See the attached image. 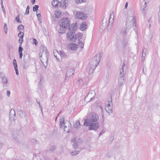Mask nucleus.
Segmentation results:
<instances>
[{
	"label": "nucleus",
	"mask_w": 160,
	"mask_h": 160,
	"mask_svg": "<svg viewBox=\"0 0 160 160\" xmlns=\"http://www.w3.org/2000/svg\"><path fill=\"white\" fill-rule=\"evenodd\" d=\"M101 53L97 54L92 59L87 69L88 74H92L99 64L101 59Z\"/></svg>",
	"instance_id": "obj_1"
},
{
	"label": "nucleus",
	"mask_w": 160,
	"mask_h": 160,
	"mask_svg": "<svg viewBox=\"0 0 160 160\" xmlns=\"http://www.w3.org/2000/svg\"><path fill=\"white\" fill-rule=\"evenodd\" d=\"M77 26L73 25L72 27H71L69 28V32L67 34V36L68 40L73 42H75L77 40V35H75V32L77 30Z\"/></svg>",
	"instance_id": "obj_2"
},
{
	"label": "nucleus",
	"mask_w": 160,
	"mask_h": 160,
	"mask_svg": "<svg viewBox=\"0 0 160 160\" xmlns=\"http://www.w3.org/2000/svg\"><path fill=\"white\" fill-rule=\"evenodd\" d=\"M58 23L62 28L64 29L67 28H68L69 29L71 27H72L73 25H75L73 24L70 25L69 19L67 18H64L61 19L59 21Z\"/></svg>",
	"instance_id": "obj_3"
},
{
	"label": "nucleus",
	"mask_w": 160,
	"mask_h": 160,
	"mask_svg": "<svg viewBox=\"0 0 160 160\" xmlns=\"http://www.w3.org/2000/svg\"><path fill=\"white\" fill-rule=\"evenodd\" d=\"M136 23L135 17L134 16H128L127 18L126 23V28L130 29L132 26Z\"/></svg>",
	"instance_id": "obj_4"
},
{
	"label": "nucleus",
	"mask_w": 160,
	"mask_h": 160,
	"mask_svg": "<svg viewBox=\"0 0 160 160\" xmlns=\"http://www.w3.org/2000/svg\"><path fill=\"white\" fill-rule=\"evenodd\" d=\"M84 125L85 126H89L88 129L89 130H96L98 129L99 126V124L98 122L91 123L88 122L87 120H85L84 122Z\"/></svg>",
	"instance_id": "obj_5"
},
{
	"label": "nucleus",
	"mask_w": 160,
	"mask_h": 160,
	"mask_svg": "<svg viewBox=\"0 0 160 160\" xmlns=\"http://www.w3.org/2000/svg\"><path fill=\"white\" fill-rule=\"evenodd\" d=\"M95 95V92L94 90H90L84 98V100L87 102H89L93 99Z\"/></svg>",
	"instance_id": "obj_6"
},
{
	"label": "nucleus",
	"mask_w": 160,
	"mask_h": 160,
	"mask_svg": "<svg viewBox=\"0 0 160 160\" xmlns=\"http://www.w3.org/2000/svg\"><path fill=\"white\" fill-rule=\"evenodd\" d=\"M74 70L73 68H71L68 69L65 75V81L67 80V78H68L72 75L74 73Z\"/></svg>",
	"instance_id": "obj_7"
},
{
	"label": "nucleus",
	"mask_w": 160,
	"mask_h": 160,
	"mask_svg": "<svg viewBox=\"0 0 160 160\" xmlns=\"http://www.w3.org/2000/svg\"><path fill=\"white\" fill-rule=\"evenodd\" d=\"M98 119V116L96 113H93L92 114H90L89 115V119L91 122H97Z\"/></svg>",
	"instance_id": "obj_8"
},
{
	"label": "nucleus",
	"mask_w": 160,
	"mask_h": 160,
	"mask_svg": "<svg viewBox=\"0 0 160 160\" xmlns=\"http://www.w3.org/2000/svg\"><path fill=\"white\" fill-rule=\"evenodd\" d=\"M125 78L124 76H122L120 75H119L118 78V83L119 88H121L122 87V85L125 82Z\"/></svg>",
	"instance_id": "obj_9"
},
{
	"label": "nucleus",
	"mask_w": 160,
	"mask_h": 160,
	"mask_svg": "<svg viewBox=\"0 0 160 160\" xmlns=\"http://www.w3.org/2000/svg\"><path fill=\"white\" fill-rule=\"evenodd\" d=\"M76 17L79 19L84 20L87 18V17L84 14L81 12H78L76 14Z\"/></svg>",
	"instance_id": "obj_10"
},
{
	"label": "nucleus",
	"mask_w": 160,
	"mask_h": 160,
	"mask_svg": "<svg viewBox=\"0 0 160 160\" xmlns=\"http://www.w3.org/2000/svg\"><path fill=\"white\" fill-rule=\"evenodd\" d=\"M67 125H65L64 127V130L65 132H69L70 130L71 129L72 126L69 121H67Z\"/></svg>",
	"instance_id": "obj_11"
},
{
	"label": "nucleus",
	"mask_w": 160,
	"mask_h": 160,
	"mask_svg": "<svg viewBox=\"0 0 160 160\" xmlns=\"http://www.w3.org/2000/svg\"><path fill=\"white\" fill-rule=\"evenodd\" d=\"M68 124L67 121L64 122V118L63 116L61 117L60 118V128H62L65 125Z\"/></svg>",
	"instance_id": "obj_12"
},
{
	"label": "nucleus",
	"mask_w": 160,
	"mask_h": 160,
	"mask_svg": "<svg viewBox=\"0 0 160 160\" xmlns=\"http://www.w3.org/2000/svg\"><path fill=\"white\" fill-rule=\"evenodd\" d=\"M40 51L41 52H42V54L45 56H48V52L46 47L43 45H42L40 48Z\"/></svg>",
	"instance_id": "obj_13"
},
{
	"label": "nucleus",
	"mask_w": 160,
	"mask_h": 160,
	"mask_svg": "<svg viewBox=\"0 0 160 160\" xmlns=\"http://www.w3.org/2000/svg\"><path fill=\"white\" fill-rule=\"evenodd\" d=\"M126 68L125 67V64L123 63L122 66V68L120 70V73L119 75L122 76H124V74L126 73Z\"/></svg>",
	"instance_id": "obj_14"
},
{
	"label": "nucleus",
	"mask_w": 160,
	"mask_h": 160,
	"mask_svg": "<svg viewBox=\"0 0 160 160\" xmlns=\"http://www.w3.org/2000/svg\"><path fill=\"white\" fill-rule=\"evenodd\" d=\"M68 47L72 51H76L78 46L73 43H70L68 45Z\"/></svg>",
	"instance_id": "obj_15"
},
{
	"label": "nucleus",
	"mask_w": 160,
	"mask_h": 160,
	"mask_svg": "<svg viewBox=\"0 0 160 160\" xmlns=\"http://www.w3.org/2000/svg\"><path fill=\"white\" fill-rule=\"evenodd\" d=\"M42 55H41L40 57V60H41L42 63L43 64H44V63H46V65H47V62H48V56H47V57L45 56V57L43 59V58H42ZM43 65L44 66H45V65L44 64H43Z\"/></svg>",
	"instance_id": "obj_16"
},
{
	"label": "nucleus",
	"mask_w": 160,
	"mask_h": 160,
	"mask_svg": "<svg viewBox=\"0 0 160 160\" xmlns=\"http://www.w3.org/2000/svg\"><path fill=\"white\" fill-rule=\"evenodd\" d=\"M18 114L22 118H25L27 116L26 113L22 111H19L18 112Z\"/></svg>",
	"instance_id": "obj_17"
},
{
	"label": "nucleus",
	"mask_w": 160,
	"mask_h": 160,
	"mask_svg": "<svg viewBox=\"0 0 160 160\" xmlns=\"http://www.w3.org/2000/svg\"><path fill=\"white\" fill-rule=\"evenodd\" d=\"M76 138H73L72 141V143L73 145V147L75 148H77L78 147V143L76 142Z\"/></svg>",
	"instance_id": "obj_18"
},
{
	"label": "nucleus",
	"mask_w": 160,
	"mask_h": 160,
	"mask_svg": "<svg viewBox=\"0 0 160 160\" xmlns=\"http://www.w3.org/2000/svg\"><path fill=\"white\" fill-rule=\"evenodd\" d=\"M112 106H106L105 110L108 113L112 112Z\"/></svg>",
	"instance_id": "obj_19"
},
{
	"label": "nucleus",
	"mask_w": 160,
	"mask_h": 160,
	"mask_svg": "<svg viewBox=\"0 0 160 160\" xmlns=\"http://www.w3.org/2000/svg\"><path fill=\"white\" fill-rule=\"evenodd\" d=\"M87 25L85 23H82L81 24L80 28L82 31H83L87 28Z\"/></svg>",
	"instance_id": "obj_20"
},
{
	"label": "nucleus",
	"mask_w": 160,
	"mask_h": 160,
	"mask_svg": "<svg viewBox=\"0 0 160 160\" xmlns=\"http://www.w3.org/2000/svg\"><path fill=\"white\" fill-rule=\"evenodd\" d=\"M16 115V113L14 109H11L10 112V118L14 117Z\"/></svg>",
	"instance_id": "obj_21"
},
{
	"label": "nucleus",
	"mask_w": 160,
	"mask_h": 160,
	"mask_svg": "<svg viewBox=\"0 0 160 160\" xmlns=\"http://www.w3.org/2000/svg\"><path fill=\"white\" fill-rule=\"evenodd\" d=\"M147 51V48H144L143 49L142 55V60H143L142 58H144L146 55Z\"/></svg>",
	"instance_id": "obj_22"
},
{
	"label": "nucleus",
	"mask_w": 160,
	"mask_h": 160,
	"mask_svg": "<svg viewBox=\"0 0 160 160\" xmlns=\"http://www.w3.org/2000/svg\"><path fill=\"white\" fill-rule=\"evenodd\" d=\"M53 54L55 58L57 59H58V58L60 56V54L58 51L56 50H53Z\"/></svg>",
	"instance_id": "obj_23"
},
{
	"label": "nucleus",
	"mask_w": 160,
	"mask_h": 160,
	"mask_svg": "<svg viewBox=\"0 0 160 160\" xmlns=\"http://www.w3.org/2000/svg\"><path fill=\"white\" fill-rule=\"evenodd\" d=\"M58 1L57 0H53L52 2V5L55 7H57L58 6Z\"/></svg>",
	"instance_id": "obj_24"
},
{
	"label": "nucleus",
	"mask_w": 160,
	"mask_h": 160,
	"mask_svg": "<svg viewBox=\"0 0 160 160\" xmlns=\"http://www.w3.org/2000/svg\"><path fill=\"white\" fill-rule=\"evenodd\" d=\"M80 125V123L79 121H77L74 123L73 124V127L76 128H79Z\"/></svg>",
	"instance_id": "obj_25"
},
{
	"label": "nucleus",
	"mask_w": 160,
	"mask_h": 160,
	"mask_svg": "<svg viewBox=\"0 0 160 160\" xmlns=\"http://www.w3.org/2000/svg\"><path fill=\"white\" fill-rule=\"evenodd\" d=\"M68 0H62L61 4L63 6L66 7L68 6Z\"/></svg>",
	"instance_id": "obj_26"
},
{
	"label": "nucleus",
	"mask_w": 160,
	"mask_h": 160,
	"mask_svg": "<svg viewBox=\"0 0 160 160\" xmlns=\"http://www.w3.org/2000/svg\"><path fill=\"white\" fill-rule=\"evenodd\" d=\"M127 29L129 30V29H128L127 28V29H126L125 28H122V29L121 32L123 35H125L128 32L127 31Z\"/></svg>",
	"instance_id": "obj_27"
},
{
	"label": "nucleus",
	"mask_w": 160,
	"mask_h": 160,
	"mask_svg": "<svg viewBox=\"0 0 160 160\" xmlns=\"http://www.w3.org/2000/svg\"><path fill=\"white\" fill-rule=\"evenodd\" d=\"M113 22H114L113 18H112L111 19V18H110L109 19V22H108L109 24H108V25L107 26V28H109V26L110 25V23H111V25H112V24L113 23Z\"/></svg>",
	"instance_id": "obj_28"
},
{
	"label": "nucleus",
	"mask_w": 160,
	"mask_h": 160,
	"mask_svg": "<svg viewBox=\"0 0 160 160\" xmlns=\"http://www.w3.org/2000/svg\"><path fill=\"white\" fill-rule=\"evenodd\" d=\"M2 78V82L3 83L6 84L7 83L8 80L7 78L5 77V76H4Z\"/></svg>",
	"instance_id": "obj_29"
},
{
	"label": "nucleus",
	"mask_w": 160,
	"mask_h": 160,
	"mask_svg": "<svg viewBox=\"0 0 160 160\" xmlns=\"http://www.w3.org/2000/svg\"><path fill=\"white\" fill-rule=\"evenodd\" d=\"M76 2L78 4L81 3L85 2L86 0H75Z\"/></svg>",
	"instance_id": "obj_30"
},
{
	"label": "nucleus",
	"mask_w": 160,
	"mask_h": 160,
	"mask_svg": "<svg viewBox=\"0 0 160 160\" xmlns=\"http://www.w3.org/2000/svg\"><path fill=\"white\" fill-rule=\"evenodd\" d=\"M56 148V147L55 146H52L51 147L49 148V150L50 151L53 152L54 151Z\"/></svg>",
	"instance_id": "obj_31"
},
{
	"label": "nucleus",
	"mask_w": 160,
	"mask_h": 160,
	"mask_svg": "<svg viewBox=\"0 0 160 160\" xmlns=\"http://www.w3.org/2000/svg\"><path fill=\"white\" fill-rule=\"evenodd\" d=\"M19 16H20L19 14L15 18V20L18 22L21 23V21L19 19Z\"/></svg>",
	"instance_id": "obj_32"
},
{
	"label": "nucleus",
	"mask_w": 160,
	"mask_h": 160,
	"mask_svg": "<svg viewBox=\"0 0 160 160\" xmlns=\"http://www.w3.org/2000/svg\"><path fill=\"white\" fill-rule=\"evenodd\" d=\"M76 35H77V37H76L77 38H78V40L81 39L83 37V35L82 33H79Z\"/></svg>",
	"instance_id": "obj_33"
},
{
	"label": "nucleus",
	"mask_w": 160,
	"mask_h": 160,
	"mask_svg": "<svg viewBox=\"0 0 160 160\" xmlns=\"http://www.w3.org/2000/svg\"><path fill=\"white\" fill-rule=\"evenodd\" d=\"M24 26L22 25H19L17 28V29L18 30H23L24 29Z\"/></svg>",
	"instance_id": "obj_34"
},
{
	"label": "nucleus",
	"mask_w": 160,
	"mask_h": 160,
	"mask_svg": "<svg viewBox=\"0 0 160 160\" xmlns=\"http://www.w3.org/2000/svg\"><path fill=\"white\" fill-rule=\"evenodd\" d=\"M60 56L61 57H66V55L65 54V53L62 51H61L60 52Z\"/></svg>",
	"instance_id": "obj_35"
},
{
	"label": "nucleus",
	"mask_w": 160,
	"mask_h": 160,
	"mask_svg": "<svg viewBox=\"0 0 160 160\" xmlns=\"http://www.w3.org/2000/svg\"><path fill=\"white\" fill-rule=\"evenodd\" d=\"M38 8L39 6L38 5H35L33 8V11H37L38 10Z\"/></svg>",
	"instance_id": "obj_36"
},
{
	"label": "nucleus",
	"mask_w": 160,
	"mask_h": 160,
	"mask_svg": "<svg viewBox=\"0 0 160 160\" xmlns=\"http://www.w3.org/2000/svg\"><path fill=\"white\" fill-rule=\"evenodd\" d=\"M78 43L79 45L80 46V47L81 48H83L84 47V44L82 42H81L80 40L79 41Z\"/></svg>",
	"instance_id": "obj_37"
},
{
	"label": "nucleus",
	"mask_w": 160,
	"mask_h": 160,
	"mask_svg": "<svg viewBox=\"0 0 160 160\" xmlns=\"http://www.w3.org/2000/svg\"><path fill=\"white\" fill-rule=\"evenodd\" d=\"M79 151H75L72 152V153L71 154L72 156H74V155H76L77 154H78L79 153Z\"/></svg>",
	"instance_id": "obj_38"
},
{
	"label": "nucleus",
	"mask_w": 160,
	"mask_h": 160,
	"mask_svg": "<svg viewBox=\"0 0 160 160\" xmlns=\"http://www.w3.org/2000/svg\"><path fill=\"white\" fill-rule=\"evenodd\" d=\"M13 64L15 68H17L18 67L16 60L14 59L13 60Z\"/></svg>",
	"instance_id": "obj_39"
},
{
	"label": "nucleus",
	"mask_w": 160,
	"mask_h": 160,
	"mask_svg": "<svg viewBox=\"0 0 160 160\" xmlns=\"http://www.w3.org/2000/svg\"><path fill=\"white\" fill-rule=\"evenodd\" d=\"M30 9V7L29 6H28L26 8V11L25 12V14H28L29 13V10Z\"/></svg>",
	"instance_id": "obj_40"
},
{
	"label": "nucleus",
	"mask_w": 160,
	"mask_h": 160,
	"mask_svg": "<svg viewBox=\"0 0 160 160\" xmlns=\"http://www.w3.org/2000/svg\"><path fill=\"white\" fill-rule=\"evenodd\" d=\"M23 48L22 47V45L20 44L19 45V48H18V52H22V51H23Z\"/></svg>",
	"instance_id": "obj_41"
},
{
	"label": "nucleus",
	"mask_w": 160,
	"mask_h": 160,
	"mask_svg": "<svg viewBox=\"0 0 160 160\" xmlns=\"http://www.w3.org/2000/svg\"><path fill=\"white\" fill-rule=\"evenodd\" d=\"M4 29L5 32V33L7 34L8 31V28L7 25L6 23H4Z\"/></svg>",
	"instance_id": "obj_42"
},
{
	"label": "nucleus",
	"mask_w": 160,
	"mask_h": 160,
	"mask_svg": "<svg viewBox=\"0 0 160 160\" xmlns=\"http://www.w3.org/2000/svg\"><path fill=\"white\" fill-rule=\"evenodd\" d=\"M24 33L22 32H20L18 34V37H23L24 36Z\"/></svg>",
	"instance_id": "obj_43"
},
{
	"label": "nucleus",
	"mask_w": 160,
	"mask_h": 160,
	"mask_svg": "<svg viewBox=\"0 0 160 160\" xmlns=\"http://www.w3.org/2000/svg\"><path fill=\"white\" fill-rule=\"evenodd\" d=\"M23 37H20L19 38V42L20 43V44L22 45V43L23 42Z\"/></svg>",
	"instance_id": "obj_44"
},
{
	"label": "nucleus",
	"mask_w": 160,
	"mask_h": 160,
	"mask_svg": "<svg viewBox=\"0 0 160 160\" xmlns=\"http://www.w3.org/2000/svg\"><path fill=\"white\" fill-rule=\"evenodd\" d=\"M77 83L78 84L82 85L83 84V81L82 79H80L78 80Z\"/></svg>",
	"instance_id": "obj_45"
},
{
	"label": "nucleus",
	"mask_w": 160,
	"mask_h": 160,
	"mask_svg": "<svg viewBox=\"0 0 160 160\" xmlns=\"http://www.w3.org/2000/svg\"><path fill=\"white\" fill-rule=\"evenodd\" d=\"M31 142L33 144H35L37 143V140L34 138L32 139L31 140Z\"/></svg>",
	"instance_id": "obj_46"
},
{
	"label": "nucleus",
	"mask_w": 160,
	"mask_h": 160,
	"mask_svg": "<svg viewBox=\"0 0 160 160\" xmlns=\"http://www.w3.org/2000/svg\"><path fill=\"white\" fill-rule=\"evenodd\" d=\"M38 12H36L37 16L38 18V19L39 21V19L41 18V15L40 13H38Z\"/></svg>",
	"instance_id": "obj_47"
},
{
	"label": "nucleus",
	"mask_w": 160,
	"mask_h": 160,
	"mask_svg": "<svg viewBox=\"0 0 160 160\" xmlns=\"http://www.w3.org/2000/svg\"><path fill=\"white\" fill-rule=\"evenodd\" d=\"M105 130L104 129L101 131L100 133H99V136H100L102 135L103 133H104L105 132Z\"/></svg>",
	"instance_id": "obj_48"
},
{
	"label": "nucleus",
	"mask_w": 160,
	"mask_h": 160,
	"mask_svg": "<svg viewBox=\"0 0 160 160\" xmlns=\"http://www.w3.org/2000/svg\"><path fill=\"white\" fill-rule=\"evenodd\" d=\"M111 100H110V101H109V102H108V103L107 104V105H106V106H111V105H110V103H112V98H111Z\"/></svg>",
	"instance_id": "obj_49"
},
{
	"label": "nucleus",
	"mask_w": 160,
	"mask_h": 160,
	"mask_svg": "<svg viewBox=\"0 0 160 160\" xmlns=\"http://www.w3.org/2000/svg\"><path fill=\"white\" fill-rule=\"evenodd\" d=\"M33 43H34L35 45H37L38 44V42L36 40L35 38H33Z\"/></svg>",
	"instance_id": "obj_50"
},
{
	"label": "nucleus",
	"mask_w": 160,
	"mask_h": 160,
	"mask_svg": "<svg viewBox=\"0 0 160 160\" xmlns=\"http://www.w3.org/2000/svg\"><path fill=\"white\" fill-rule=\"evenodd\" d=\"M15 70L16 71V74L17 75H18L19 74V72L18 69V67L17 68H15Z\"/></svg>",
	"instance_id": "obj_51"
},
{
	"label": "nucleus",
	"mask_w": 160,
	"mask_h": 160,
	"mask_svg": "<svg viewBox=\"0 0 160 160\" xmlns=\"http://www.w3.org/2000/svg\"><path fill=\"white\" fill-rule=\"evenodd\" d=\"M10 91H9V90L7 91V96L8 97H9L10 96Z\"/></svg>",
	"instance_id": "obj_52"
},
{
	"label": "nucleus",
	"mask_w": 160,
	"mask_h": 160,
	"mask_svg": "<svg viewBox=\"0 0 160 160\" xmlns=\"http://www.w3.org/2000/svg\"><path fill=\"white\" fill-rule=\"evenodd\" d=\"M19 58L20 59H21L22 58V52H19Z\"/></svg>",
	"instance_id": "obj_53"
},
{
	"label": "nucleus",
	"mask_w": 160,
	"mask_h": 160,
	"mask_svg": "<svg viewBox=\"0 0 160 160\" xmlns=\"http://www.w3.org/2000/svg\"><path fill=\"white\" fill-rule=\"evenodd\" d=\"M4 76H5V75L3 73L0 72V78H2Z\"/></svg>",
	"instance_id": "obj_54"
},
{
	"label": "nucleus",
	"mask_w": 160,
	"mask_h": 160,
	"mask_svg": "<svg viewBox=\"0 0 160 160\" xmlns=\"http://www.w3.org/2000/svg\"><path fill=\"white\" fill-rule=\"evenodd\" d=\"M2 11H3V12H4V13H5V8H4L3 5L2 6Z\"/></svg>",
	"instance_id": "obj_55"
},
{
	"label": "nucleus",
	"mask_w": 160,
	"mask_h": 160,
	"mask_svg": "<svg viewBox=\"0 0 160 160\" xmlns=\"http://www.w3.org/2000/svg\"><path fill=\"white\" fill-rule=\"evenodd\" d=\"M39 107L41 109V112H42V114H43V112H42V107L40 105H39Z\"/></svg>",
	"instance_id": "obj_56"
},
{
	"label": "nucleus",
	"mask_w": 160,
	"mask_h": 160,
	"mask_svg": "<svg viewBox=\"0 0 160 160\" xmlns=\"http://www.w3.org/2000/svg\"><path fill=\"white\" fill-rule=\"evenodd\" d=\"M128 2H127L126 3L125 5V8L126 9L127 8V7H128Z\"/></svg>",
	"instance_id": "obj_57"
},
{
	"label": "nucleus",
	"mask_w": 160,
	"mask_h": 160,
	"mask_svg": "<svg viewBox=\"0 0 160 160\" xmlns=\"http://www.w3.org/2000/svg\"><path fill=\"white\" fill-rule=\"evenodd\" d=\"M24 63H25V64H24L23 65V67H24V69H26V68H25V64H26V63L25 61L24 60Z\"/></svg>",
	"instance_id": "obj_58"
},
{
	"label": "nucleus",
	"mask_w": 160,
	"mask_h": 160,
	"mask_svg": "<svg viewBox=\"0 0 160 160\" xmlns=\"http://www.w3.org/2000/svg\"><path fill=\"white\" fill-rule=\"evenodd\" d=\"M145 12V10L144 8H143L142 10V13H144Z\"/></svg>",
	"instance_id": "obj_59"
},
{
	"label": "nucleus",
	"mask_w": 160,
	"mask_h": 160,
	"mask_svg": "<svg viewBox=\"0 0 160 160\" xmlns=\"http://www.w3.org/2000/svg\"><path fill=\"white\" fill-rule=\"evenodd\" d=\"M135 32H136V33L137 35V36H138V31H137V30L136 29H135Z\"/></svg>",
	"instance_id": "obj_60"
},
{
	"label": "nucleus",
	"mask_w": 160,
	"mask_h": 160,
	"mask_svg": "<svg viewBox=\"0 0 160 160\" xmlns=\"http://www.w3.org/2000/svg\"><path fill=\"white\" fill-rule=\"evenodd\" d=\"M35 0H32V4H34L35 3Z\"/></svg>",
	"instance_id": "obj_61"
},
{
	"label": "nucleus",
	"mask_w": 160,
	"mask_h": 160,
	"mask_svg": "<svg viewBox=\"0 0 160 160\" xmlns=\"http://www.w3.org/2000/svg\"><path fill=\"white\" fill-rule=\"evenodd\" d=\"M146 5V3L145 2L144 3V5L143 6V7H144V8H145Z\"/></svg>",
	"instance_id": "obj_62"
},
{
	"label": "nucleus",
	"mask_w": 160,
	"mask_h": 160,
	"mask_svg": "<svg viewBox=\"0 0 160 160\" xmlns=\"http://www.w3.org/2000/svg\"><path fill=\"white\" fill-rule=\"evenodd\" d=\"M37 103L38 104L39 106L40 105V103L39 102H38L37 101Z\"/></svg>",
	"instance_id": "obj_63"
},
{
	"label": "nucleus",
	"mask_w": 160,
	"mask_h": 160,
	"mask_svg": "<svg viewBox=\"0 0 160 160\" xmlns=\"http://www.w3.org/2000/svg\"><path fill=\"white\" fill-rule=\"evenodd\" d=\"M61 112L59 113V114H58L57 116L56 117V119H55V121L56 120V119H57V117L58 116L59 114Z\"/></svg>",
	"instance_id": "obj_64"
}]
</instances>
